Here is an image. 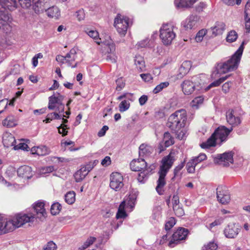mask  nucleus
Instances as JSON below:
<instances>
[{"mask_svg": "<svg viewBox=\"0 0 250 250\" xmlns=\"http://www.w3.org/2000/svg\"><path fill=\"white\" fill-rule=\"evenodd\" d=\"M187 120L186 111L181 109L175 111L168 118L167 126L174 132L180 140L186 137L185 125Z\"/></svg>", "mask_w": 250, "mask_h": 250, "instance_id": "1", "label": "nucleus"}, {"mask_svg": "<svg viewBox=\"0 0 250 250\" xmlns=\"http://www.w3.org/2000/svg\"><path fill=\"white\" fill-rule=\"evenodd\" d=\"M175 155V152L171 151L162 160V165L160 166L158 172L159 179L157 182V185L156 187V190L159 195H162L164 193V187L166 184L165 177L176 159Z\"/></svg>", "mask_w": 250, "mask_h": 250, "instance_id": "2", "label": "nucleus"}, {"mask_svg": "<svg viewBox=\"0 0 250 250\" xmlns=\"http://www.w3.org/2000/svg\"><path fill=\"white\" fill-rule=\"evenodd\" d=\"M246 44L243 41L239 48L227 61L219 63L216 66V71L218 74H224L236 69L239 65Z\"/></svg>", "mask_w": 250, "mask_h": 250, "instance_id": "3", "label": "nucleus"}, {"mask_svg": "<svg viewBox=\"0 0 250 250\" xmlns=\"http://www.w3.org/2000/svg\"><path fill=\"white\" fill-rule=\"evenodd\" d=\"M16 0H0V28L4 30L9 27L11 18L7 9L13 10L16 7Z\"/></svg>", "mask_w": 250, "mask_h": 250, "instance_id": "4", "label": "nucleus"}, {"mask_svg": "<svg viewBox=\"0 0 250 250\" xmlns=\"http://www.w3.org/2000/svg\"><path fill=\"white\" fill-rule=\"evenodd\" d=\"M176 27L172 23H167L162 25L160 29V38L165 45L171 44L176 36Z\"/></svg>", "mask_w": 250, "mask_h": 250, "instance_id": "5", "label": "nucleus"}, {"mask_svg": "<svg viewBox=\"0 0 250 250\" xmlns=\"http://www.w3.org/2000/svg\"><path fill=\"white\" fill-rule=\"evenodd\" d=\"M35 215L19 213L14 216L11 219H7V225L10 231L19 228L26 223L33 222Z\"/></svg>", "mask_w": 250, "mask_h": 250, "instance_id": "6", "label": "nucleus"}, {"mask_svg": "<svg viewBox=\"0 0 250 250\" xmlns=\"http://www.w3.org/2000/svg\"><path fill=\"white\" fill-rule=\"evenodd\" d=\"M129 18L120 14L114 19V26L121 36H125L129 26Z\"/></svg>", "mask_w": 250, "mask_h": 250, "instance_id": "7", "label": "nucleus"}, {"mask_svg": "<svg viewBox=\"0 0 250 250\" xmlns=\"http://www.w3.org/2000/svg\"><path fill=\"white\" fill-rule=\"evenodd\" d=\"M64 96L57 93L54 94L49 98L48 108L50 110L56 109L59 113H63L64 105L62 102Z\"/></svg>", "mask_w": 250, "mask_h": 250, "instance_id": "8", "label": "nucleus"}, {"mask_svg": "<svg viewBox=\"0 0 250 250\" xmlns=\"http://www.w3.org/2000/svg\"><path fill=\"white\" fill-rule=\"evenodd\" d=\"M200 80V77L198 76L193 77L191 80H185L181 84L183 93L188 95L192 94L195 87L201 84Z\"/></svg>", "mask_w": 250, "mask_h": 250, "instance_id": "9", "label": "nucleus"}, {"mask_svg": "<svg viewBox=\"0 0 250 250\" xmlns=\"http://www.w3.org/2000/svg\"><path fill=\"white\" fill-rule=\"evenodd\" d=\"M201 21V18L199 16L191 14L183 21L182 25L186 30L194 29L198 27Z\"/></svg>", "mask_w": 250, "mask_h": 250, "instance_id": "10", "label": "nucleus"}, {"mask_svg": "<svg viewBox=\"0 0 250 250\" xmlns=\"http://www.w3.org/2000/svg\"><path fill=\"white\" fill-rule=\"evenodd\" d=\"M233 153L232 151L226 152L218 154L214 159V163L224 167H228L233 162Z\"/></svg>", "mask_w": 250, "mask_h": 250, "instance_id": "11", "label": "nucleus"}, {"mask_svg": "<svg viewBox=\"0 0 250 250\" xmlns=\"http://www.w3.org/2000/svg\"><path fill=\"white\" fill-rule=\"evenodd\" d=\"M123 177L119 172H113L110 177V187L115 191H119L124 186Z\"/></svg>", "mask_w": 250, "mask_h": 250, "instance_id": "12", "label": "nucleus"}, {"mask_svg": "<svg viewBox=\"0 0 250 250\" xmlns=\"http://www.w3.org/2000/svg\"><path fill=\"white\" fill-rule=\"evenodd\" d=\"M242 118L234 110L231 109L226 112V120L231 127L239 126L242 123Z\"/></svg>", "mask_w": 250, "mask_h": 250, "instance_id": "13", "label": "nucleus"}, {"mask_svg": "<svg viewBox=\"0 0 250 250\" xmlns=\"http://www.w3.org/2000/svg\"><path fill=\"white\" fill-rule=\"evenodd\" d=\"M188 234V230L185 228H179L172 235V238L168 243L169 247H174L180 241L185 240Z\"/></svg>", "mask_w": 250, "mask_h": 250, "instance_id": "14", "label": "nucleus"}, {"mask_svg": "<svg viewBox=\"0 0 250 250\" xmlns=\"http://www.w3.org/2000/svg\"><path fill=\"white\" fill-rule=\"evenodd\" d=\"M217 198L218 201L223 204H228L230 200V195L226 187L220 186L216 189Z\"/></svg>", "mask_w": 250, "mask_h": 250, "instance_id": "15", "label": "nucleus"}, {"mask_svg": "<svg viewBox=\"0 0 250 250\" xmlns=\"http://www.w3.org/2000/svg\"><path fill=\"white\" fill-rule=\"evenodd\" d=\"M33 212L29 215H35V218H39L40 220L45 218L46 212L44 208V204L43 202L38 201L35 203L33 206Z\"/></svg>", "mask_w": 250, "mask_h": 250, "instance_id": "16", "label": "nucleus"}, {"mask_svg": "<svg viewBox=\"0 0 250 250\" xmlns=\"http://www.w3.org/2000/svg\"><path fill=\"white\" fill-rule=\"evenodd\" d=\"M232 130V127L228 128L225 126H220L215 130L214 134L221 143L227 140L228 135Z\"/></svg>", "mask_w": 250, "mask_h": 250, "instance_id": "17", "label": "nucleus"}, {"mask_svg": "<svg viewBox=\"0 0 250 250\" xmlns=\"http://www.w3.org/2000/svg\"><path fill=\"white\" fill-rule=\"evenodd\" d=\"M48 0H33V9L37 14L46 12L47 8L49 6Z\"/></svg>", "mask_w": 250, "mask_h": 250, "instance_id": "18", "label": "nucleus"}, {"mask_svg": "<svg viewBox=\"0 0 250 250\" xmlns=\"http://www.w3.org/2000/svg\"><path fill=\"white\" fill-rule=\"evenodd\" d=\"M239 231L240 229L237 225L234 224H229L225 229L224 233L226 237L233 238L238 235Z\"/></svg>", "mask_w": 250, "mask_h": 250, "instance_id": "19", "label": "nucleus"}, {"mask_svg": "<svg viewBox=\"0 0 250 250\" xmlns=\"http://www.w3.org/2000/svg\"><path fill=\"white\" fill-rule=\"evenodd\" d=\"M130 167L131 170L135 171H141L147 169L146 163L144 159L133 160L131 162Z\"/></svg>", "mask_w": 250, "mask_h": 250, "instance_id": "20", "label": "nucleus"}, {"mask_svg": "<svg viewBox=\"0 0 250 250\" xmlns=\"http://www.w3.org/2000/svg\"><path fill=\"white\" fill-rule=\"evenodd\" d=\"M191 66L190 61H184L179 69L178 72L176 76L175 80L181 79L189 71Z\"/></svg>", "mask_w": 250, "mask_h": 250, "instance_id": "21", "label": "nucleus"}, {"mask_svg": "<svg viewBox=\"0 0 250 250\" xmlns=\"http://www.w3.org/2000/svg\"><path fill=\"white\" fill-rule=\"evenodd\" d=\"M19 176L25 179H30L33 175L32 170L30 167L23 166L20 167L17 170Z\"/></svg>", "mask_w": 250, "mask_h": 250, "instance_id": "22", "label": "nucleus"}, {"mask_svg": "<svg viewBox=\"0 0 250 250\" xmlns=\"http://www.w3.org/2000/svg\"><path fill=\"white\" fill-rule=\"evenodd\" d=\"M2 143L5 147H9L14 146L16 141L14 136L11 133L5 132L3 134Z\"/></svg>", "mask_w": 250, "mask_h": 250, "instance_id": "23", "label": "nucleus"}, {"mask_svg": "<svg viewBox=\"0 0 250 250\" xmlns=\"http://www.w3.org/2000/svg\"><path fill=\"white\" fill-rule=\"evenodd\" d=\"M225 24L223 22H216L214 26L211 27L209 30L212 36L215 37L222 34L225 29Z\"/></svg>", "mask_w": 250, "mask_h": 250, "instance_id": "24", "label": "nucleus"}, {"mask_svg": "<svg viewBox=\"0 0 250 250\" xmlns=\"http://www.w3.org/2000/svg\"><path fill=\"white\" fill-rule=\"evenodd\" d=\"M2 124L3 126L7 127H13L17 125L18 122L14 115H10L2 121Z\"/></svg>", "mask_w": 250, "mask_h": 250, "instance_id": "25", "label": "nucleus"}, {"mask_svg": "<svg viewBox=\"0 0 250 250\" xmlns=\"http://www.w3.org/2000/svg\"><path fill=\"white\" fill-rule=\"evenodd\" d=\"M245 28L247 32L250 31V1H248L245 10Z\"/></svg>", "mask_w": 250, "mask_h": 250, "instance_id": "26", "label": "nucleus"}, {"mask_svg": "<svg viewBox=\"0 0 250 250\" xmlns=\"http://www.w3.org/2000/svg\"><path fill=\"white\" fill-rule=\"evenodd\" d=\"M46 13L49 18L58 19L61 15L60 11L57 6L48 7L46 10Z\"/></svg>", "mask_w": 250, "mask_h": 250, "instance_id": "27", "label": "nucleus"}, {"mask_svg": "<svg viewBox=\"0 0 250 250\" xmlns=\"http://www.w3.org/2000/svg\"><path fill=\"white\" fill-rule=\"evenodd\" d=\"M153 148L149 146L143 144L139 147V156L145 157L149 155L152 152Z\"/></svg>", "mask_w": 250, "mask_h": 250, "instance_id": "28", "label": "nucleus"}, {"mask_svg": "<svg viewBox=\"0 0 250 250\" xmlns=\"http://www.w3.org/2000/svg\"><path fill=\"white\" fill-rule=\"evenodd\" d=\"M218 141V139L213 133L206 142L203 143L201 145V146L203 148H207L211 146H215Z\"/></svg>", "mask_w": 250, "mask_h": 250, "instance_id": "29", "label": "nucleus"}, {"mask_svg": "<svg viewBox=\"0 0 250 250\" xmlns=\"http://www.w3.org/2000/svg\"><path fill=\"white\" fill-rule=\"evenodd\" d=\"M125 201H123L120 205L118 211L116 213V218L117 219H124L126 216L127 214L125 210Z\"/></svg>", "mask_w": 250, "mask_h": 250, "instance_id": "30", "label": "nucleus"}, {"mask_svg": "<svg viewBox=\"0 0 250 250\" xmlns=\"http://www.w3.org/2000/svg\"><path fill=\"white\" fill-rule=\"evenodd\" d=\"M66 57L68 62V65L69 66H71L72 68L76 67L77 63H76L74 65H71L72 62L74 61L76 58V51L75 49H71L69 52L66 55Z\"/></svg>", "mask_w": 250, "mask_h": 250, "instance_id": "31", "label": "nucleus"}, {"mask_svg": "<svg viewBox=\"0 0 250 250\" xmlns=\"http://www.w3.org/2000/svg\"><path fill=\"white\" fill-rule=\"evenodd\" d=\"M135 64L138 69L141 71L145 68V62L144 58L141 56H136L134 59Z\"/></svg>", "mask_w": 250, "mask_h": 250, "instance_id": "32", "label": "nucleus"}, {"mask_svg": "<svg viewBox=\"0 0 250 250\" xmlns=\"http://www.w3.org/2000/svg\"><path fill=\"white\" fill-rule=\"evenodd\" d=\"M85 168L81 167L79 170L77 171L74 175L76 182H80L82 181L87 175L85 170Z\"/></svg>", "mask_w": 250, "mask_h": 250, "instance_id": "33", "label": "nucleus"}, {"mask_svg": "<svg viewBox=\"0 0 250 250\" xmlns=\"http://www.w3.org/2000/svg\"><path fill=\"white\" fill-rule=\"evenodd\" d=\"M150 172V170L148 168L141 171L138 175L137 179L138 182L141 183H144L147 180Z\"/></svg>", "mask_w": 250, "mask_h": 250, "instance_id": "34", "label": "nucleus"}, {"mask_svg": "<svg viewBox=\"0 0 250 250\" xmlns=\"http://www.w3.org/2000/svg\"><path fill=\"white\" fill-rule=\"evenodd\" d=\"M7 223V218L0 216V234L10 231Z\"/></svg>", "mask_w": 250, "mask_h": 250, "instance_id": "35", "label": "nucleus"}, {"mask_svg": "<svg viewBox=\"0 0 250 250\" xmlns=\"http://www.w3.org/2000/svg\"><path fill=\"white\" fill-rule=\"evenodd\" d=\"M86 32L87 34L90 37H91V38H93L95 41V42L98 44H99V45L100 44L101 39H100L99 38V33L98 32V31H97L96 30H89L88 29H87L86 31Z\"/></svg>", "mask_w": 250, "mask_h": 250, "instance_id": "36", "label": "nucleus"}, {"mask_svg": "<svg viewBox=\"0 0 250 250\" xmlns=\"http://www.w3.org/2000/svg\"><path fill=\"white\" fill-rule=\"evenodd\" d=\"M163 141L166 147H168L174 144L173 138L171 136L170 134L165 132L164 134Z\"/></svg>", "mask_w": 250, "mask_h": 250, "instance_id": "37", "label": "nucleus"}, {"mask_svg": "<svg viewBox=\"0 0 250 250\" xmlns=\"http://www.w3.org/2000/svg\"><path fill=\"white\" fill-rule=\"evenodd\" d=\"M64 199L66 203L68 204L71 205L73 204L75 201V193L71 191H69L64 195Z\"/></svg>", "mask_w": 250, "mask_h": 250, "instance_id": "38", "label": "nucleus"}, {"mask_svg": "<svg viewBox=\"0 0 250 250\" xmlns=\"http://www.w3.org/2000/svg\"><path fill=\"white\" fill-rule=\"evenodd\" d=\"M229 75L226 76L225 77H223L219 79L212 82L206 88V90H208L210 88L212 87H215L219 86L221 83L224 82L227 78L229 77Z\"/></svg>", "mask_w": 250, "mask_h": 250, "instance_id": "39", "label": "nucleus"}, {"mask_svg": "<svg viewBox=\"0 0 250 250\" xmlns=\"http://www.w3.org/2000/svg\"><path fill=\"white\" fill-rule=\"evenodd\" d=\"M37 155L39 156H44L50 153V150L45 146H37Z\"/></svg>", "mask_w": 250, "mask_h": 250, "instance_id": "40", "label": "nucleus"}, {"mask_svg": "<svg viewBox=\"0 0 250 250\" xmlns=\"http://www.w3.org/2000/svg\"><path fill=\"white\" fill-rule=\"evenodd\" d=\"M237 38L238 35L236 32L234 30H231L228 33L226 40L229 42H233L236 40Z\"/></svg>", "mask_w": 250, "mask_h": 250, "instance_id": "41", "label": "nucleus"}, {"mask_svg": "<svg viewBox=\"0 0 250 250\" xmlns=\"http://www.w3.org/2000/svg\"><path fill=\"white\" fill-rule=\"evenodd\" d=\"M62 208V206L59 203H55L52 205L50 211L52 215H56L58 214Z\"/></svg>", "mask_w": 250, "mask_h": 250, "instance_id": "42", "label": "nucleus"}, {"mask_svg": "<svg viewBox=\"0 0 250 250\" xmlns=\"http://www.w3.org/2000/svg\"><path fill=\"white\" fill-rule=\"evenodd\" d=\"M169 83L168 82H163L157 85L153 90L154 94H157L161 91L164 88L167 87Z\"/></svg>", "mask_w": 250, "mask_h": 250, "instance_id": "43", "label": "nucleus"}, {"mask_svg": "<svg viewBox=\"0 0 250 250\" xmlns=\"http://www.w3.org/2000/svg\"><path fill=\"white\" fill-rule=\"evenodd\" d=\"M196 166L194 160L191 159L187 164L186 168L188 173H193L195 172V168Z\"/></svg>", "mask_w": 250, "mask_h": 250, "instance_id": "44", "label": "nucleus"}, {"mask_svg": "<svg viewBox=\"0 0 250 250\" xmlns=\"http://www.w3.org/2000/svg\"><path fill=\"white\" fill-rule=\"evenodd\" d=\"M130 107V103L126 100L123 101L119 104V110L123 112L127 110Z\"/></svg>", "mask_w": 250, "mask_h": 250, "instance_id": "45", "label": "nucleus"}, {"mask_svg": "<svg viewBox=\"0 0 250 250\" xmlns=\"http://www.w3.org/2000/svg\"><path fill=\"white\" fill-rule=\"evenodd\" d=\"M208 31L206 29H202L198 31L195 37V40L197 42H201L205 35L207 33Z\"/></svg>", "mask_w": 250, "mask_h": 250, "instance_id": "46", "label": "nucleus"}, {"mask_svg": "<svg viewBox=\"0 0 250 250\" xmlns=\"http://www.w3.org/2000/svg\"><path fill=\"white\" fill-rule=\"evenodd\" d=\"M116 90L117 91H120L121 90L125 85V80L123 79L122 77H120L118 78L116 81Z\"/></svg>", "mask_w": 250, "mask_h": 250, "instance_id": "47", "label": "nucleus"}, {"mask_svg": "<svg viewBox=\"0 0 250 250\" xmlns=\"http://www.w3.org/2000/svg\"><path fill=\"white\" fill-rule=\"evenodd\" d=\"M218 248L216 243L214 242H210L207 245H205L203 248V250H216Z\"/></svg>", "mask_w": 250, "mask_h": 250, "instance_id": "48", "label": "nucleus"}, {"mask_svg": "<svg viewBox=\"0 0 250 250\" xmlns=\"http://www.w3.org/2000/svg\"><path fill=\"white\" fill-rule=\"evenodd\" d=\"M207 156L204 153H200L197 157L192 158V160H194L195 163L197 165L198 163H200L202 161L206 160Z\"/></svg>", "mask_w": 250, "mask_h": 250, "instance_id": "49", "label": "nucleus"}, {"mask_svg": "<svg viewBox=\"0 0 250 250\" xmlns=\"http://www.w3.org/2000/svg\"><path fill=\"white\" fill-rule=\"evenodd\" d=\"M173 209L176 215L178 217L182 216L184 214V209L179 205L173 207Z\"/></svg>", "mask_w": 250, "mask_h": 250, "instance_id": "50", "label": "nucleus"}, {"mask_svg": "<svg viewBox=\"0 0 250 250\" xmlns=\"http://www.w3.org/2000/svg\"><path fill=\"white\" fill-rule=\"evenodd\" d=\"M175 224V220L174 218L171 217L166 222L165 225V229L167 230H169Z\"/></svg>", "mask_w": 250, "mask_h": 250, "instance_id": "51", "label": "nucleus"}, {"mask_svg": "<svg viewBox=\"0 0 250 250\" xmlns=\"http://www.w3.org/2000/svg\"><path fill=\"white\" fill-rule=\"evenodd\" d=\"M29 147L28 145L23 143H20L18 145L15 144L14 146V149L15 150L21 149L23 150L28 151Z\"/></svg>", "mask_w": 250, "mask_h": 250, "instance_id": "52", "label": "nucleus"}, {"mask_svg": "<svg viewBox=\"0 0 250 250\" xmlns=\"http://www.w3.org/2000/svg\"><path fill=\"white\" fill-rule=\"evenodd\" d=\"M58 132L60 134H62V136H64L67 134V131L66 129L67 125H65L62 124L59 127H58Z\"/></svg>", "mask_w": 250, "mask_h": 250, "instance_id": "53", "label": "nucleus"}, {"mask_svg": "<svg viewBox=\"0 0 250 250\" xmlns=\"http://www.w3.org/2000/svg\"><path fill=\"white\" fill-rule=\"evenodd\" d=\"M204 101V98L202 96H199L194 98L192 101V106H198L201 104Z\"/></svg>", "mask_w": 250, "mask_h": 250, "instance_id": "54", "label": "nucleus"}, {"mask_svg": "<svg viewBox=\"0 0 250 250\" xmlns=\"http://www.w3.org/2000/svg\"><path fill=\"white\" fill-rule=\"evenodd\" d=\"M95 240L96 238L95 237H90V238H88L82 246L83 249L87 248L90 245H92Z\"/></svg>", "mask_w": 250, "mask_h": 250, "instance_id": "55", "label": "nucleus"}, {"mask_svg": "<svg viewBox=\"0 0 250 250\" xmlns=\"http://www.w3.org/2000/svg\"><path fill=\"white\" fill-rule=\"evenodd\" d=\"M54 170V166H50L42 167L41 169V172L43 174L50 173Z\"/></svg>", "mask_w": 250, "mask_h": 250, "instance_id": "56", "label": "nucleus"}, {"mask_svg": "<svg viewBox=\"0 0 250 250\" xmlns=\"http://www.w3.org/2000/svg\"><path fill=\"white\" fill-rule=\"evenodd\" d=\"M135 200L134 198H129L127 201V203H125V207L126 208H129L131 210L135 206Z\"/></svg>", "mask_w": 250, "mask_h": 250, "instance_id": "57", "label": "nucleus"}, {"mask_svg": "<svg viewBox=\"0 0 250 250\" xmlns=\"http://www.w3.org/2000/svg\"><path fill=\"white\" fill-rule=\"evenodd\" d=\"M57 248L56 245L52 241L49 242L43 250H56Z\"/></svg>", "mask_w": 250, "mask_h": 250, "instance_id": "58", "label": "nucleus"}, {"mask_svg": "<svg viewBox=\"0 0 250 250\" xmlns=\"http://www.w3.org/2000/svg\"><path fill=\"white\" fill-rule=\"evenodd\" d=\"M76 16L79 21L83 20L84 19L85 13L83 9H80L76 12Z\"/></svg>", "mask_w": 250, "mask_h": 250, "instance_id": "59", "label": "nucleus"}, {"mask_svg": "<svg viewBox=\"0 0 250 250\" xmlns=\"http://www.w3.org/2000/svg\"><path fill=\"white\" fill-rule=\"evenodd\" d=\"M19 1L23 8H27L31 6V0H19Z\"/></svg>", "mask_w": 250, "mask_h": 250, "instance_id": "60", "label": "nucleus"}, {"mask_svg": "<svg viewBox=\"0 0 250 250\" xmlns=\"http://www.w3.org/2000/svg\"><path fill=\"white\" fill-rule=\"evenodd\" d=\"M185 161L183 162H182L180 164L177 166L174 170V176L176 177L178 175L180 171L185 166Z\"/></svg>", "mask_w": 250, "mask_h": 250, "instance_id": "61", "label": "nucleus"}, {"mask_svg": "<svg viewBox=\"0 0 250 250\" xmlns=\"http://www.w3.org/2000/svg\"><path fill=\"white\" fill-rule=\"evenodd\" d=\"M140 76L142 79L146 82H150L152 80V77L149 73L141 74Z\"/></svg>", "mask_w": 250, "mask_h": 250, "instance_id": "62", "label": "nucleus"}, {"mask_svg": "<svg viewBox=\"0 0 250 250\" xmlns=\"http://www.w3.org/2000/svg\"><path fill=\"white\" fill-rule=\"evenodd\" d=\"M111 164L110 158L109 156H106L101 162L103 166L107 167Z\"/></svg>", "mask_w": 250, "mask_h": 250, "instance_id": "63", "label": "nucleus"}, {"mask_svg": "<svg viewBox=\"0 0 250 250\" xmlns=\"http://www.w3.org/2000/svg\"><path fill=\"white\" fill-rule=\"evenodd\" d=\"M231 85V83L230 82L225 83L222 86V90L225 93L228 92Z\"/></svg>", "mask_w": 250, "mask_h": 250, "instance_id": "64", "label": "nucleus"}]
</instances>
